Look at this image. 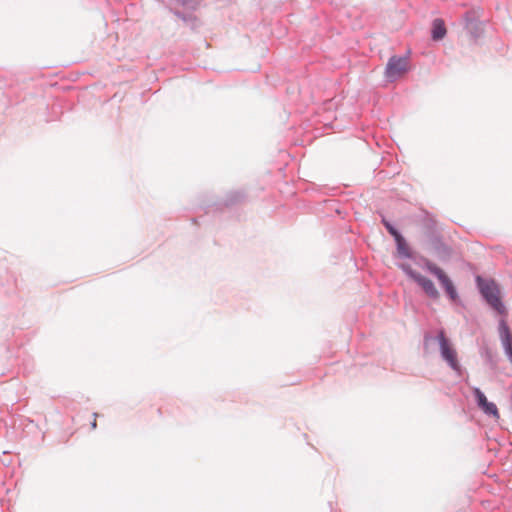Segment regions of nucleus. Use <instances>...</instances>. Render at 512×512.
Wrapping results in <instances>:
<instances>
[{
    "instance_id": "obj_16",
    "label": "nucleus",
    "mask_w": 512,
    "mask_h": 512,
    "mask_svg": "<svg viewBox=\"0 0 512 512\" xmlns=\"http://www.w3.org/2000/svg\"><path fill=\"white\" fill-rule=\"evenodd\" d=\"M388 233L394 238V241H398L403 237V235L399 232L398 229H396L395 227L392 228V230L388 231Z\"/></svg>"
},
{
    "instance_id": "obj_19",
    "label": "nucleus",
    "mask_w": 512,
    "mask_h": 512,
    "mask_svg": "<svg viewBox=\"0 0 512 512\" xmlns=\"http://www.w3.org/2000/svg\"><path fill=\"white\" fill-rule=\"evenodd\" d=\"M96 426H97L96 419H94V421L91 423V427H92L93 429H95V428H96Z\"/></svg>"
},
{
    "instance_id": "obj_4",
    "label": "nucleus",
    "mask_w": 512,
    "mask_h": 512,
    "mask_svg": "<svg viewBox=\"0 0 512 512\" xmlns=\"http://www.w3.org/2000/svg\"><path fill=\"white\" fill-rule=\"evenodd\" d=\"M408 69V59L406 57L392 56L386 65L385 75L389 81H395Z\"/></svg>"
},
{
    "instance_id": "obj_3",
    "label": "nucleus",
    "mask_w": 512,
    "mask_h": 512,
    "mask_svg": "<svg viewBox=\"0 0 512 512\" xmlns=\"http://www.w3.org/2000/svg\"><path fill=\"white\" fill-rule=\"evenodd\" d=\"M398 267L405 273L407 277L417 283L429 298L433 300L439 298V291L435 287L432 280L413 270L412 267L407 263H401L398 265Z\"/></svg>"
},
{
    "instance_id": "obj_14",
    "label": "nucleus",
    "mask_w": 512,
    "mask_h": 512,
    "mask_svg": "<svg viewBox=\"0 0 512 512\" xmlns=\"http://www.w3.org/2000/svg\"><path fill=\"white\" fill-rule=\"evenodd\" d=\"M169 11L184 22H190V21L196 20V17L193 14L184 13L180 10L173 9V8H169Z\"/></svg>"
},
{
    "instance_id": "obj_9",
    "label": "nucleus",
    "mask_w": 512,
    "mask_h": 512,
    "mask_svg": "<svg viewBox=\"0 0 512 512\" xmlns=\"http://www.w3.org/2000/svg\"><path fill=\"white\" fill-rule=\"evenodd\" d=\"M395 243H396V249H397V253H398L399 257L405 258V259L416 260V256L411 251L405 238H402V239L396 241Z\"/></svg>"
},
{
    "instance_id": "obj_13",
    "label": "nucleus",
    "mask_w": 512,
    "mask_h": 512,
    "mask_svg": "<svg viewBox=\"0 0 512 512\" xmlns=\"http://www.w3.org/2000/svg\"><path fill=\"white\" fill-rule=\"evenodd\" d=\"M473 395L479 408H482L486 403H488L485 394L479 388L475 387L473 389Z\"/></svg>"
},
{
    "instance_id": "obj_1",
    "label": "nucleus",
    "mask_w": 512,
    "mask_h": 512,
    "mask_svg": "<svg viewBox=\"0 0 512 512\" xmlns=\"http://www.w3.org/2000/svg\"><path fill=\"white\" fill-rule=\"evenodd\" d=\"M477 287L484 300L499 314L506 312L505 306L500 298V289L492 279L476 277Z\"/></svg>"
},
{
    "instance_id": "obj_17",
    "label": "nucleus",
    "mask_w": 512,
    "mask_h": 512,
    "mask_svg": "<svg viewBox=\"0 0 512 512\" xmlns=\"http://www.w3.org/2000/svg\"><path fill=\"white\" fill-rule=\"evenodd\" d=\"M382 224L386 228L387 231L392 230L393 227H395L390 221H388L385 217L381 220Z\"/></svg>"
},
{
    "instance_id": "obj_20",
    "label": "nucleus",
    "mask_w": 512,
    "mask_h": 512,
    "mask_svg": "<svg viewBox=\"0 0 512 512\" xmlns=\"http://www.w3.org/2000/svg\"><path fill=\"white\" fill-rule=\"evenodd\" d=\"M424 339H425V342H428L430 339H432V337H431V336H429V335H425V338H424Z\"/></svg>"
},
{
    "instance_id": "obj_11",
    "label": "nucleus",
    "mask_w": 512,
    "mask_h": 512,
    "mask_svg": "<svg viewBox=\"0 0 512 512\" xmlns=\"http://www.w3.org/2000/svg\"><path fill=\"white\" fill-rule=\"evenodd\" d=\"M244 199V194L240 191H234L227 195V198L225 200V205H233L236 203L241 202Z\"/></svg>"
},
{
    "instance_id": "obj_10",
    "label": "nucleus",
    "mask_w": 512,
    "mask_h": 512,
    "mask_svg": "<svg viewBox=\"0 0 512 512\" xmlns=\"http://www.w3.org/2000/svg\"><path fill=\"white\" fill-rule=\"evenodd\" d=\"M417 264H421L423 268H425L428 272L433 274L434 276H438L443 270L431 262L428 258L424 256H416Z\"/></svg>"
},
{
    "instance_id": "obj_8",
    "label": "nucleus",
    "mask_w": 512,
    "mask_h": 512,
    "mask_svg": "<svg viewBox=\"0 0 512 512\" xmlns=\"http://www.w3.org/2000/svg\"><path fill=\"white\" fill-rule=\"evenodd\" d=\"M447 33L445 23L442 19L437 18L432 22L431 37L434 41L442 40Z\"/></svg>"
},
{
    "instance_id": "obj_7",
    "label": "nucleus",
    "mask_w": 512,
    "mask_h": 512,
    "mask_svg": "<svg viewBox=\"0 0 512 512\" xmlns=\"http://www.w3.org/2000/svg\"><path fill=\"white\" fill-rule=\"evenodd\" d=\"M437 279L439 280L441 286L443 287V289L445 290L447 296L449 297V299L453 302H457L459 301V295H458V292L453 284V282L451 281V279L443 272H441L438 276H437Z\"/></svg>"
},
{
    "instance_id": "obj_12",
    "label": "nucleus",
    "mask_w": 512,
    "mask_h": 512,
    "mask_svg": "<svg viewBox=\"0 0 512 512\" xmlns=\"http://www.w3.org/2000/svg\"><path fill=\"white\" fill-rule=\"evenodd\" d=\"M481 409L488 416H492L496 419L500 418L498 408L493 402L488 401V403H486Z\"/></svg>"
},
{
    "instance_id": "obj_5",
    "label": "nucleus",
    "mask_w": 512,
    "mask_h": 512,
    "mask_svg": "<svg viewBox=\"0 0 512 512\" xmlns=\"http://www.w3.org/2000/svg\"><path fill=\"white\" fill-rule=\"evenodd\" d=\"M498 330L504 352L512 363V333L504 319L500 320Z\"/></svg>"
},
{
    "instance_id": "obj_15",
    "label": "nucleus",
    "mask_w": 512,
    "mask_h": 512,
    "mask_svg": "<svg viewBox=\"0 0 512 512\" xmlns=\"http://www.w3.org/2000/svg\"><path fill=\"white\" fill-rule=\"evenodd\" d=\"M176 3L180 4L181 6L188 8L192 11L196 10L201 3V0H174Z\"/></svg>"
},
{
    "instance_id": "obj_18",
    "label": "nucleus",
    "mask_w": 512,
    "mask_h": 512,
    "mask_svg": "<svg viewBox=\"0 0 512 512\" xmlns=\"http://www.w3.org/2000/svg\"><path fill=\"white\" fill-rule=\"evenodd\" d=\"M465 21H466V26L470 27V25L472 24V13L471 12L465 13Z\"/></svg>"
},
{
    "instance_id": "obj_2",
    "label": "nucleus",
    "mask_w": 512,
    "mask_h": 512,
    "mask_svg": "<svg viewBox=\"0 0 512 512\" xmlns=\"http://www.w3.org/2000/svg\"><path fill=\"white\" fill-rule=\"evenodd\" d=\"M434 339L437 340L439 344L441 358L453 371L460 373L461 365L457 358V352L451 341L446 337L444 330H440Z\"/></svg>"
},
{
    "instance_id": "obj_6",
    "label": "nucleus",
    "mask_w": 512,
    "mask_h": 512,
    "mask_svg": "<svg viewBox=\"0 0 512 512\" xmlns=\"http://www.w3.org/2000/svg\"><path fill=\"white\" fill-rule=\"evenodd\" d=\"M430 244L439 258L446 259L450 257L451 249L443 242L439 235H432L430 237Z\"/></svg>"
}]
</instances>
